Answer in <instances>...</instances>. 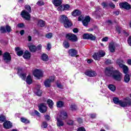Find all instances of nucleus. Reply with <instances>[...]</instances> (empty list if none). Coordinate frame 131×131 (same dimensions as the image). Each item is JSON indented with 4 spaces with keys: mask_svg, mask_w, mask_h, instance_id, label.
<instances>
[{
    "mask_svg": "<svg viewBox=\"0 0 131 131\" xmlns=\"http://www.w3.org/2000/svg\"><path fill=\"white\" fill-rule=\"evenodd\" d=\"M78 21H82V20H83V17L82 16V15H81L80 16H79L78 18Z\"/></svg>",
    "mask_w": 131,
    "mask_h": 131,
    "instance_id": "e2e57ef3",
    "label": "nucleus"
},
{
    "mask_svg": "<svg viewBox=\"0 0 131 131\" xmlns=\"http://www.w3.org/2000/svg\"><path fill=\"white\" fill-rule=\"evenodd\" d=\"M0 31L1 33H6L7 32L6 27L2 26L0 28Z\"/></svg>",
    "mask_w": 131,
    "mask_h": 131,
    "instance_id": "e433bc0d",
    "label": "nucleus"
},
{
    "mask_svg": "<svg viewBox=\"0 0 131 131\" xmlns=\"http://www.w3.org/2000/svg\"><path fill=\"white\" fill-rule=\"evenodd\" d=\"M90 117H91V118H95L96 117V114H90L89 115Z\"/></svg>",
    "mask_w": 131,
    "mask_h": 131,
    "instance_id": "052dcab7",
    "label": "nucleus"
},
{
    "mask_svg": "<svg viewBox=\"0 0 131 131\" xmlns=\"http://www.w3.org/2000/svg\"><path fill=\"white\" fill-rule=\"evenodd\" d=\"M127 64H128V65H131V59H128L127 61Z\"/></svg>",
    "mask_w": 131,
    "mask_h": 131,
    "instance_id": "774afa93",
    "label": "nucleus"
},
{
    "mask_svg": "<svg viewBox=\"0 0 131 131\" xmlns=\"http://www.w3.org/2000/svg\"><path fill=\"white\" fill-rule=\"evenodd\" d=\"M20 120L21 122H24V123H29V120H27L25 118H20Z\"/></svg>",
    "mask_w": 131,
    "mask_h": 131,
    "instance_id": "a19ab883",
    "label": "nucleus"
},
{
    "mask_svg": "<svg viewBox=\"0 0 131 131\" xmlns=\"http://www.w3.org/2000/svg\"><path fill=\"white\" fill-rule=\"evenodd\" d=\"M41 59L42 61H44V62H47L49 61V56L46 54H43L41 56Z\"/></svg>",
    "mask_w": 131,
    "mask_h": 131,
    "instance_id": "b1692460",
    "label": "nucleus"
},
{
    "mask_svg": "<svg viewBox=\"0 0 131 131\" xmlns=\"http://www.w3.org/2000/svg\"><path fill=\"white\" fill-rule=\"evenodd\" d=\"M68 124L69 125H72L73 124V120H70L68 122Z\"/></svg>",
    "mask_w": 131,
    "mask_h": 131,
    "instance_id": "680f3d73",
    "label": "nucleus"
},
{
    "mask_svg": "<svg viewBox=\"0 0 131 131\" xmlns=\"http://www.w3.org/2000/svg\"><path fill=\"white\" fill-rule=\"evenodd\" d=\"M128 43L131 47V36H129L127 39Z\"/></svg>",
    "mask_w": 131,
    "mask_h": 131,
    "instance_id": "3c124183",
    "label": "nucleus"
},
{
    "mask_svg": "<svg viewBox=\"0 0 131 131\" xmlns=\"http://www.w3.org/2000/svg\"><path fill=\"white\" fill-rule=\"evenodd\" d=\"M83 39H91V40H95L96 37L92 34H84L83 35Z\"/></svg>",
    "mask_w": 131,
    "mask_h": 131,
    "instance_id": "ddd939ff",
    "label": "nucleus"
},
{
    "mask_svg": "<svg viewBox=\"0 0 131 131\" xmlns=\"http://www.w3.org/2000/svg\"><path fill=\"white\" fill-rule=\"evenodd\" d=\"M52 36H53V34L52 33H49L46 34V37L47 38H52Z\"/></svg>",
    "mask_w": 131,
    "mask_h": 131,
    "instance_id": "de8ad7c7",
    "label": "nucleus"
},
{
    "mask_svg": "<svg viewBox=\"0 0 131 131\" xmlns=\"http://www.w3.org/2000/svg\"><path fill=\"white\" fill-rule=\"evenodd\" d=\"M69 54L70 56H71V57H75V56L76 58L78 57V55H77V51L75 50L74 49H70L69 51Z\"/></svg>",
    "mask_w": 131,
    "mask_h": 131,
    "instance_id": "dca6fc26",
    "label": "nucleus"
},
{
    "mask_svg": "<svg viewBox=\"0 0 131 131\" xmlns=\"http://www.w3.org/2000/svg\"><path fill=\"white\" fill-rule=\"evenodd\" d=\"M116 47V44L115 43L112 42L109 44V50L112 53H114L115 52V49Z\"/></svg>",
    "mask_w": 131,
    "mask_h": 131,
    "instance_id": "f3484780",
    "label": "nucleus"
},
{
    "mask_svg": "<svg viewBox=\"0 0 131 131\" xmlns=\"http://www.w3.org/2000/svg\"><path fill=\"white\" fill-rule=\"evenodd\" d=\"M109 6L111 8H112V9H114V8H115V5H114V4L113 3H110Z\"/></svg>",
    "mask_w": 131,
    "mask_h": 131,
    "instance_id": "5fc2aeb1",
    "label": "nucleus"
},
{
    "mask_svg": "<svg viewBox=\"0 0 131 131\" xmlns=\"http://www.w3.org/2000/svg\"><path fill=\"white\" fill-rule=\"evenodd\" d=\"M119 6L121 8L126 9V10H129V9H130V5H129V4L126 2L120 3Z\"/></svg>",
    "mask_w": 131,
    "mask_h": 131,
    "instance_id": "2eb2a0df",
    "label": "nucleus"
},
{
    "mask_svg": "<svg viewBox=\"0 0 131 131\" xmlns=\"http://www.w3.org/2000/svg\"><path fill=\"white\" fill-rule=\"evenodd\" d=\"M33 75L37 79H39L43 76V72L41 70L36 69L33 71Z\"/></svg>",
    "mask_w": 131,
    "mask_h": 131,
    "instance_id": "39448f33",
    "label": "nucleus"
},
{
    "mask_svg": "<svg viewBox=\"0 0 131 131\" xmlns=\"http://www.w3.org/2000/svg\"><path fill=\"white\" fill-rule=\"evenodd\" d=\"M25 8L26 11H28L27 12L29 13H31V7L29 5H26L25 6Z\"/></svg>",
    "mask_w": 131,
    "mask_h": 131,
    "instance_id": "4c0bfd02",
    "label": "nucleus"
},
{
    "mask_svg": "<svg viewBox=\"0 0 131 131\" xmlns=\"http://www.w3.org/2000/svg\"><path fill=\"white\" fill-rule=\"evenodd\" d=\"M26 82L28 84H31L32 83V78L31 75H29L27 77Z\"/></svg>",
    "mask_w": 131,
    "mask_h": 131,
    "instance_id": "393cba45",
    "label": "nucleus"
},
{
    "mask_svg": "<svg viewBox=\"0 0 131 131\" xmlns=\"http://www.w3.org/2000/svg\"><path fill=\"white\" fill-rule=\"evenodd\" d=\"M39 111L41 113H46L48 111V107L46 103H40L38 105Z\"/></svg>",
    "mask_w": 131,
    "mask_h": 131,
    "instance_id": "9d476101",
    "label": "nucleus"
},
{
    "mask_svg": "<svg viewBox=\"0 0 131 131\" xmlns=\"http://www.w3.org/2000/svg\"><path fill=\"white\" fill-rule=\"evenodd\" d=\"M47 102L50 109H53V106H54V102L53 101V100L51 99H48Z\"/></svg>",
    "mask_w": 131,
    "mask_h": 131,
    "instance_id": "a878e982",
    "label": "nucleus"
},
{
    "mask_svg": "<svg viewBox=\"0 0 131 131\" xmlns=\"http://www.w3.org/2000/svg\"><path fill=\"white\" fill-rule=\"evenodd\" d=\"M23 73H22V68H18V69H17V74H18V75H20V74H22Z\"/></svg>",
    "mask_w": 131,
    "mask_h": 131,
    "instance_id": "8fccbe9b",
    "label": "nucleus"
},
{
    "mask_svg": "<svg viewBox=\"0 0 131 131\" xmlns=\"http://www.w3.org/2000/svg\"><path fill=\"white\" fill-rule=\"evenodd\" d=\"M6 31H7V32H11V31L12 30L11 29V27H10L9 26H6Z\"/></svg>",
    "mask_w": 131,
    "mask_h": 131,
    "instance_id": "09e8293b",
    "label": "nucleus"
},
{
    "mask_svg": "<svg viewBox=\"0 0 131 131\" xmlns=\"http://www.w3.org/2000/svg\"><path fill=\"white\" fill-rule=\"evenodd\" d=\"M77 131H86L84 127H79L78 128Z\"/></svg>",
    "mask_w": 131,
    "mask_h": 131,
    "instance_id": "13d9d810",
    "label": "nucleus"
},
{
    "mask_svg": "<svg viewBox=\"0 0 131 131\" xmlns=\"http://www.w3.org/2000/svg\"><path fill=\"white\" fill-rule=\"evenodd\" d=\"M102 41H108V37H105L102 39Z\"/></svg>",
    "mask_w": 131,
    "mask_h": 131,
    "instance_id": "0e129e2a",
    "label": "nucleus"
},
{
    "mask_svg": "<svg viewBox=\"0 0 131 131\" xmlns=\"http://www.w3.org/2000/svg\"><path fill=\"white\" fill-rule=\"evenodd\" d=\"M29 49L32 53L36 52V47L33 45H28Z\"/></svg>",
    "mask_w": 131,
    "mask_h": 131,
    "instance_id": "bb28decb",
    "label": "nucleus"
},
{
    "mask_svg": "<svg viewBox=\"0 0 131 131\" xmlns=\"http://www.w3.org/2000/svg\"><path fill=\"white\" fill-rule=\"evenodd\" d=\"M81 14V12L80 11L78 10H75L72 13V16H74V17H76V16H79Z\"/></svg>",
    "mask_w": 131,
    "mask_h": 131,
    "instance_id": "5701e85b",
    "label": "nucleus"
},
{
    "mask_svg": "<svg viewBox=\"0 0 131 131\" xmlns=\"http://www.w3.org/2000/svg\"><path fill=\"white\" fill-rule=\"evenodd\" d=\"M57 126H63L64 125V122H63V121L61 120L60 119L57 118Z\"/></svg>",
    "mask_w": 131,
    "mask_h": 131,
    "instance_id": "7c9ffc66",
    "label": "nucleus"
},
{
    "mask_svg": "<svg viewBox=\"0 0 131 131\" xmlns=\"http://www.w3.org/2000/svg\"><path fill=\"white\" fill-rule=\"evenodd\" d=\"M30 57H31V54H30V52H29L28 51H26L23 55V57L25 59H29V58H30Z\"/></svg>",
    "mask_w": 131,
    "mask_h": 131,
    "instance_id": "412c9836",
    "label": "nucleus"
},
{
    "mask_svg": "<svg viewBox=\"0 0 131 131\" xmlns=\"http://www.w3.org/2000/svg\"><path fill=\"white\" fill-rule=\"evenodd\" d=\"M37 5L38 6H43V5H45V2L42 1H38Z\"/></svg>",
    "mask_w": 131,
    "mask_h": 131,
    "instance_id": "c03bdc74",
    "label": "nucleus"
},
{
    "mask_svg": "<svg viewBox=\"0 0 131 131\" xmlns=\"http://www.w3.org/2000/svg\"><path fill=\"white\" fill-rule=\"evenodd\" d=\"M41 127L43 128H47V127H48V123L46 122H43L41 124Z\"/></svg>",
    "mask_w": 131,
    "mask_h": 131,
    "instance_id": "79ce46f5",
    "label": "nucleus"
},
{
    "mask_svg": "<svg viewBox=\"0 0 131 131\" xmlns=\"http://www.w3.org/2000/svg\"><path fill=\"white\" fill-rule=\"evenodd\" d=\"M55 80V77H50L49 79L45 80L44 84L46 88H50L51 86V83Z\"/></svg>",
    "mask_w": 131,
    "mask_h": 131,
    "instance_id": "f8f14e48",
    "label": "nucleus"
},
{
    "mask_svg": "<svg viewBox=\"0 0 131 131\" xmlns=\"http://www.w3.org/2000/svg\"><path fill=\"white\" fill-rule=\"evenodd\" d=\"M30 13L31 12H28L27 10H24L21 11L20 15L22 17L24 18V19H25V20H30Z\"/></svg>",
    "mask_w": 131,
    "mask_h": 131,
    "instance_id": "0eeeda50",
    "label": "nucleus"
},
{
    "mask_svg": "<svg viewBox=\"0 0 131 131\" xmlns=\"http://www.w3.org/2000/svg\"><path fill=\"white\" fill-rule=\"evenodd\" d=\"M60 21L63 23L64 27L66 28H69L72 26V24L70 20H68V17L65 15H61L60 16Z\"/></svg>",
    "mask_w": 131,
    "mask_h": 131,
    "instance_id": "f03ea898",
    "label": "nucleus"
},
{
    "mask_svg": "<svg viewBox=\"0 0 131 131\" xmlns=\"http://www.w3.org/2000/svg\"><path fill=\"white\" fill-rule=\"evenodd\" d=\"M3 60L5 63H10L12 60V56L9 52H5L3 54Z\"/></svg>",
    "mask_w": 131,
    "mask_h": 131,
    "instance_id": "6e6552de",
    "label": "nucleus"
},
{
    "mask_svg": "<svg viewBox=\"0 0 131 131\" xmlns=\"http://www.w3.org/2000/svg\"><path fill=\"white\" fill-rule=\"evenodd\" d=\"M105 73L107 76H111L117 81H121L122 79V74L113 67H107L105 70Z\"/></svg>",
    "mask_w": 131,
    "mask_h": 131,
    "instance_id": "f257e3e1",
    "label": "nucleus"
},
{
    "mask_svg": "<svg viewBox=\"0 0 131 131\" xmlns=\"http://www.w3.org/2000/svg\"><path fill=\"white\" fill-rule=\"evenodd\" d=\"M84 73L85 75L89 77H95L97 76V72L92 70H87Z\"/></svg>",
    "mask_w": 131,
    "mask_h": 131,
    "instance_id": "9b49d317",
    "label": "nucleus"
},
{
    "mask_svg": "<svg viewBox=\"0 0 131 131\" xmlns=\"http://www.w3.org/2000/svg\"><path fill=\"white\" fill-rule=\"evenodd\" d=\"M64 106V102L63 101H59L57 102V107L58 108H61V107H63Z\"/></svg>",
    "mask_w": 131,
    "mask_h": 131,
    "instance_id": "f704fd0d",
    "label": "nucleus"
},
{
    "mask_svg": "<svg viewBox=\"0 0 131 131\" xmlns=\"http://www.w3.org/2000/svg\"><path fill=\"white\" fill-rule=\"evenodd\" d=\"M18 75H19V76H20V78H21V79L23 80H25L26 79V74L23 73L21 74H20Z\"/></svg>",
    "mask_w": 131,
    "mask_h": 131,
    "instance_id": "58836bf2",
    "label": "nucleus"
},
{
    "mask_svg": "<svg viewBox=\"0 0 131 131\" xmlns=\"http://www.w3.org/2000/svg\"><path fill=\"white\" fill-rule=\"evenodd\" d=\"M63 44L64 48H65L66 49H68V48L70 47V45L69 44V42H68V41H64Z\"/></svg>",
    "mask_w": 131,
    "mask_h": 131,
    "instance_id": "c9c22d12",
    "label": "nucleus"
},
{
    "mask_svg": "<svg viewBox=\"0 0 131 131\" xmlns=\"http://www.w3.org/2000/svg\"><path fill=\"white\" fill-rule=\"evenodd\" d=\"M70 109L72 111H75V110L77 109V107H76V105L75 104H72L70 106Z\"/></svg>",
    "mask_w": 131,
    "mask_h": 131,
    "instance_id": "ea45409f",
    "label": "nucleus"
},
{
    "mask_svg": "<svg viewBox=\"0 0 131 131\" xmlns=\"http://www.w3.org/2000/svg\"><path fill=\"white\" fill-rule=\"evenodd\" d=\"M116 63L117 64H118L120 68H122V69H123V72L124 73H125V74H126L127 72H128V68L127 67V66L123 64V63H124V61H123L122 59H118V60H117Z\"/></svg>",
    "mask_w": 131,
    "mask_h": 131,
    "instance_id": "7ed1b4c3",
    "label": "nucleus"
},
{
    "mask_svg": "<svg viewBox=\"0 0 131 131\" xmlns=\"http://www.w3.org/2000/svg\"><path fill=\"white\" fill-rule=\"evenodd\" d=\"M46 23H45V21L42 20H40L38 21V26H40V27H43L45 25Z\"/></svg>",
    "mask_w": 131,
    "mask_h": 131,
    "instance_id": "72a5a7b5",
    "label": "nucleus"
},
{
    "mask_svg": "<svg viewBox=\"0 0 131 131\" xmlns=\"http://www.w3.org/2000/svg\"><path fill=\"white\" fill-rule=\"evenodd\" d=\"M91 21V17L89 16H85L83 20H82V24L84 26H88L89 23Z\"/></svg>",
    "mask_w": 131,
    "mask_h": 131,
    "instance_id": "a211bd4d",
    "label": "nucleus"
},
{
    "mask_svg": "<svg viewBox=\"0 0 131 131\" xmlns=\"http://www.w3.org/2000/svg\"><path fill=\"white\" fill-rule=\"evenodd\" d=\"M105 55H106L105 52L103 51H100L98 53H95L93 55V57L94 59V60H99L100 58L104 57Z\"/></svg>",
    "mask_w": 131,
    "mask_h": 131,
    "instance_id": "423d86ee",
    "label": "nucleus"
},
{
    "mask_svg": "<svg viewBox=\"0 0 131 131\" xmlns=\"http://www.w3.org/2000/svg\"><path fill=\"white\" fill-rule=\"evenodd\" d=\"M41 48H42L41 45H39L37 46L36 50H38V51H40V50H41Z\"/></svg>",
    "mask_w": 131,
    "mask_h": 131,
    "instance_id": "4d7b16f0",
    "label": "nucleus"
},
{
    "mask_svg": "<svg viewBox=\"0 0 131 131\" xmlns=\"http://www.w3.org/2000/svg\"><path fill=\"white\" fill-rule=\"evenodd\" d=\"M124 80L125 82L127 83V82H128L129 81V80H130V77H129V75L126 74L124 78Z\"/></svg>",
    "mask_w": 131,
    "mask_h": 131,
    "instance_id": "2f4dec72",
    "label": "nucleus"
},
{
    "mask_svg": "<svg viewBox=\"0 0 131 131\" xmlns=\"http://www.w3.org/2000/svg\"><path fill=\"white\" fill-rule=\"evenodd\" d=\"M52 2L55 7H59L62 4V0H53Z\"/></svg>",
    "mask_w": 131,
    "mask_h": 131,
    "instance_id": "aec40b11",
    "label": "nucleus"
},
{
    "mask_svg": "<svg viewBox=\"0 0 131 131\" xmlns=\"http://www.w3.org/2000/svg\"><path fill=\"white\" fill-rule=\"evenodd\" d=\"M51 43H48L47 44V47L46 49H47L48 51H50V50H51Z\"/></svg>",
    "mask_w": 131,
    "mask_h": 131,
    "instance_id": "864d4df0",
    "label": "nucleus"
},
{
    "mask_svg": "<svg viewBox=\"0 0 131 131\" xmlns=\"http://www.w3.org/2000/svg\"><path fill=\"white\" fill-rule=\"evenodd\" d=\"M45 118L47 120H50V119H51V117L49 115H46V116H45Z\"/></svg>",
    "mask_w": 131,
    "mask_h": 131,
    "instance_id": "338daca9",
    "label": "nucleus"
},
{
    "mask_svg": "<svg viewBox=\"0 0 131 131\" xmlns=\"http://www.w3.org/2000/svg\"><path fill=\"white\" fill-rule=\"evenodd\" d=\"M34 114L37 115V116H38V117H40V114L39 112H37V111H34Z\"/></svg>",
    "mask_w": 131,
    "mask_h": 131,
    "instance_id": "6e6d98bb",
    "label": "nucleus"
},
{
    "mask_svg": "<svg viewBox=\"0 0 131 131\" xmlns=\"http://www.w3.org/2000/svg\"><path fill=\"white\" fill-rule=\"evenodd\" d=\"M17 26L19 28H22V27H24V24H18L17 25Z\"/></svg>",
    "mask_w": 131,
    "mask_h": 131,
    "instance_id": "bf43d9fd",
    "label": "nucleus"
},
{
    "mask_svg": "<svg viewBox=\"0 0 131 131\" xmlns=\"http://www.w3.org/2000/svg\"><path fill=\"white\" fill-rule=\"evenodd\" d=\"M101 5H102L103 8H108V7L109 6V5H108L107 3L106 2L102 3Z\"/></svg>",
    "mask_w": 131,
    "mask_h": 131,
    "instance_id": "a18cd8bd",
    "label": "nucleus"
},
{
    "mask_svg": "<svg viewBox=\"0 0 131 131\" xmlns=\"http://www.w3.org/2000/svg\"><path fill=\"white\" fill-rule=\"evenodd\" d=\"M116 30L119 33H120V32H121V27L117 26L116 27Z\"/></svg>",
    "mask_w": 131,
    "mask_h": 131,
    "instance_id": "49530a36",
    "label": "nucleus"
},
{
    "mask_svg": "<svg viewBox=\"0 0 131 131\" xmlns=\"http://www.w3.org/2000/svg\"><path fill=\"white\" fill-rule=\"evenodd\" d=\"M6 120V117L4 116H0V122H4Z\"/></svg>",
    "mask_w": 131,
    "mask_h": 131,
    "instance_id": "37998d69",
    "label": "nucleus"
},
{
    "mask_svg": "<svg viewBox=\"0 0 131 131\" xmlns=\"http://www.w3.org/2000/svg\"><path fill=\"white\" fill-rule=\"evenodd\" d=\"M15 51L17 55V56H19V57H21L22 55H23L24 52L21 50V48L19 47H17L15 48Z\"/></svg>",
    "mask_w": 131,
    "mask_h": 131,
    "instance_id": "6ab92c4d",
    "label": "nucleus"
},
{
    "mask_svg": "<svg viewBox=\"0 0 131 131\" xmlns=\"http://www.w3.org/2000/svg\"><path fill=\"white\" fill-rule=\"evenodd\" d=\"M73 31L74 32V33H77V32H78V29L75 28L73 30Z\"/></svg>",
    "mask_w": 131,
    "mask_h": 131,
    "instance_id": "69168bd1",
    "label": "nucleus"
},
{
    "mask_svg": "<svg viewBox=\"0 0 131 131\" xmlns=\"http://www.w3.org/2000/svg\"><path fill=\"white\" fill-rule=\"evenodd\" d=\"M113 101L115 104H116L117 105H119V102H120V100H119V99H118V98H113Z\"/></svg>",
    "mask_w": 131,
    "mask_h": 131,
    "instance_id": "473e14b6",
    "label": "nucleus"
},
{
    "mask_svg": "<svg viewBox=\"0 0 131 131\" xmlns=\"http://www.w3.org/2000/svg\"><path fill=\"white\" fill-rule=\"evenodd\" d=\"M108 88L112 92H114L115 91H116V86H115V85L114 84H109L108 85Z\"/></svg>",
    "mask_w": 131,
    "mask_h": 131,
    "instance_id": "cd10ccee",
    "label": "nucleus"
},
{
    "mask_svg": "<svg viewBox=\"0 0 131 131\" xmlns=\"http://www.w3.org/2000/svg\"><path fill=\"white\" fill-rule=\"evenodd\" d=\"M67 113L66 112H62L60 113L61 119H66V118H67Z\"/></svg>",
    "mask_w": 131,
    "mask_h": 131,
    "instance_id": "c85d7f7f",
    "label": "nucleus"
},
{
    "mask_svg": "<svg viewBox=\"0 0 131 131\" xmlns=\"http://www.w3.org/2000/svg\"><path fill=\"white\" fill-rule=\"evenodd\" d=\"M106 64H107V65H109L110 64H112V60H110V59H107L106 61H105Z\"/></svg>",
    "mask_w": 131,
    "mask_h": 131,
    "instance_id": "603ef678",
    "label": "nucleus"
},
{
    "mask_svg": "<svg viewBox=\"0 0 131 131\" xmlns=\"http://www.w3.org/2000/svg\"><path fill=\"white\" fill-rule=\"evenodd\" d=\"M37 88H38V89H36L35 90V92L36 95H37V96H38V97L41 96V91L40 90H39V89H40V85H38L37 86Z\"/></svg>",
    "mask_w": 131,
    "mask_h": 131,
    "instance_id": "4be33fe9",
    "label": "nucleus"
},
{
    "mask_svg": "<svg viewBox=\"0 0 131 131\" xmlns=\"http://www.w3.org/2000/svg\"><path fill=\"white\" fill-rule=\"evenodd\" d=\"M66 38L71 41L75 42L77 41V36L75 34L69 33L66 35Z\"/></svg>",
    "mask_w": 131,
    "mask_h": 131,
    "instance_id": "1a4fd4ad",
    "label": "nucleus"
},
{
    "mask_svg": "<svg viewBox=\"0 0 131 131\" xmlns=\"http://www.w3.org/2000/svg\"><path fill=\"white\" fill-rule=\"evenodd\" d=\"M119 105L121 107H127V106H130L131 105V99L129 97H126L123 100H120Z\"/></svg>",
    "mask_w": 131,
    "mask_h": 131,
    "instance_id": "20e7f679",
    "label": "nucleus"
},
{
    "mask_svg": "<svg viewBox=\"0 0 131 131\" xmlns=\"http://www.w3.org/2000/svg\"><path fill=\"white\" fill-rule=\"evenodd\" d=\"M13 124L10 121H6L3 123L4 128L9 129L12 127Z\"/></svg>",
    "mask_w": 131,
    "mask_h": 131,
    "instance_id": "4468645a",
    "label": "nucleus"
},
{
    "mask_svg": "<svg viewBox=\"0 0 131 131\" xmlns=\"http://www.w3.org/2000/svg\"><path fill=\"white\" fill-rule=\"evenodd\" d=\"M69 8H70V6H69V5L68 4L62 5L61 7V11H67L68 10H69Z\"/></svg>",
    "mask_w": 131,
    "mask_h": 131,
    "instance_id": "c756f323",
    "label": "nucleus"
}]
</instances>
